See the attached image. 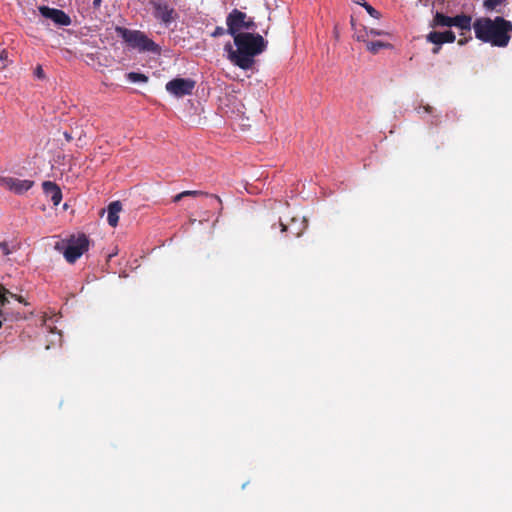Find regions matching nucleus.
<instances>
[{"label": "nucleus", "instance_id": "obj_19", "mask_svg": "<svg viewBox=\"0 0 512 512\" xmlns=\"http://www.w3.org/2000/svg\"><path fill=\"white\" fill-rule=\"evenodd\" d=\"M504 0H484L483 5L488 11H493L499 5H501Z\"/></svg>", "mask_w": 512, "mask_h": 512}, {"label": "nucleus", "instance_id": "obj_18", "mask_svg": "<svg viewBox=\"0 0 512 512\" xmlns=\"http://www.w3.org/2000/svg\"><path fill=\"white\" fill-rule=\"evenodd\" d=\"M185 196H192V197H198V196H211L213 197L219 204H221V199L216 195H209L206 192L203 191H197V190H186Z\"/></svg>", "mask_w": 512, "mask_h": 512}, {"label": "nucleus", "instance_id": "obj_8", "mask_svg": "<svg viewBox=\"0 0 512 512\" xmlns=\"http://www.w3.org/2000/svg\"><path fill=\"white\" fill-rule=\"evenodd\" d=\"M39 12L43 17L51 19L59 26H69L71 24V18L63 10L41 6Z\"/></svg>", "mask_w": 512, "mask_h": 512}, {"label": "nucleus", "instance_id": "obj_4", "mask_svg": "<svg viewBox=\"0 0 512 512\" xmlns=\"http://www.w3.org/2000/svg\"><path fill=\"white\" fill-rule=\"evenodd\" d=\"M227 34L233 38L246 32H253L257 28L252 17L238 9H233L226 17Z\"/></svg>", "mask_w": 512, "mask_h": 512}, {"label": "nucleus", "instance_id": "obj_30", "mask_svg": "<svg viewBox=\"0 0 512 512\" xmlns=\"http://www.w3.org/2000/svg\"><path fill=\"white\" fill-rule=\"evenodd\" d=\"M353 2H354V3H356V4H358V5H360V6H362V7H363V6L365 5V3H366V1H365V0H353Z\"/></svg>", "mask_w": 512, "mask_h": 512}, {"label": "nucleus", "instance_id": "obj_25", "mask_svg": "<svg viewBox=\"0 0 512 512\" xmlns=\"http://www.w3.org/2000/svg\"><path fill=\"white\" fill-rule=\"evenodd\" d=\"M34 75L39 78V79H44L45 78V73H44V70L42 68L41 65H38L36 68H35V71H34Z\"/></svg>", "mask_w": 512, "mask_h": 512}, {"label": "nucleus", "instance_id": "obj_34", "mask_svg": "<svg viewBox=\"0 0 512 512\" xmlns=\"http://www.w3.org/2000/svg\"><path fill=\"white\" fill-rule=\"evenodd\" d=\"M291 234L295 237H299L301 232L300 231H296V232H291Z\"/></svg>", "mask_w": 512, "mask_h": 512}, {"label": "nucleus", "instance_id": "obj_16", "mask_svg": "<svg viewBox=\"0 0 512 512\" xmlns=\"http://www.w3.org/2000/svg\"><path fill=\"white\" fill-rule=\"evenodd\" d=\"M453 17L444 15L443 13L437 12L433 19L434 26L452 27Z\"/></svg>", "mask_w": 512, "mask_h": 512}, {"label": "nucleus", "instance_id": "obj_9", "mask_svg": "<svg viewBox=\"0 0 512 512\" xmlns=\"http://www.w3.org/2000/svg\"><path fill=\"white\" fill-rule=\"evenodd\" d=\"M9 295L12 298H15L19 303L23 302L22 297L16 296L15 294L11 293L9 290L4 288L0 285V315L3 317L4 321H7L8 319H22V316L19 312H17L15 315L10 314L8 309L6 308V305L9 304V299L7 297Z\"/></svg>", "mask_w": 512, "mask_h": 512}, {"label": "nucleus", "instance_id": "obj_26", "mask_svg": "<svg viewBox=\"0 0 512 512\" xmlns=\"http://www.w3.org/2000/svg\"><path fill=\"white\" fill-rule=\"evenodd\" d=\"M368 34L373 35V36L387 35V33L385 31L374 29V28H371L370 30H368Z\"/></svg>", "mask_w": 512, "mask_h": 512}, {"label": "nucleus", "instance_id": "obj_7", "mask_svg": "<svg viewBox=\"0 0 512 512\" xmlns=\"http://www.w3.org/2000/svg\"><path fill=\"white\" fill-rule=\"evenodd\" d=\"M0 185L15 194L21 195L33 187L34 181L15 177H1Z\"/></svg>", "mask_w": 512, "mask_h": 512}, {"label": "nucleus", "instance_id": "obj_3", "mask_svg": "<svg viewBox=\"0 0 512 512\" xmlns=\"http://www.w3.org/2000/svg\"><path fill=\"white\" fill-rule=\"evenodd\" d=\"M115 32L131 49L137 50L140 53L156 55L161 53V47L140 30H131L117 26Z\"/></svg>", "mask_w": 512, "mask_h": 512}, {"label": "nucleus", "instance_id": "obj_1", "mask_svg": "<svg viewBox=\"0 0 512 512\" xmlns=\"http://www.w3.org/2000/svg\"><path fill=\"white\" fill-rule=\"evenodd\" d=\"M233 40L236 49H233L232 45L227 43L225 51L228 53L230 62L243 70H249L253 67L255 57L263 53L268 44L262 35L254 32L237 35Z\"/></svg>", "mask_w": 512, "mask_h": 512}, {"label": "nucleus", "instance_id": "obj_14", "mask_svg": "<svg viewBox=\"0 0 512 512\" xmlns=\"http://www.w3.org/2000/svg\"><path fill=\"white\" fill-rule=\"evenodd\" d=\"M452 26L461 30L470 31L473 28L472 17L466 14H460L453 17Z\"/></svg>", "mask_w": 512, "mask_h": 512}, {"label": "nucleus", "instance_id": "obj_33", "mask_svg": "<svg viewBox=\"0 0 512 512\" xmlns=\"http://www.w3.org/2000/svg\"><path fill=\"white\" fill-rule=\"evenodd\" d=\"M466 42H467V40H466V39H460V40L458 41V44H459V45H464Z\"/></svg>", "mask_w": 512, "mask_h": 512}, {"label": "nucleus", "instance_id": "obj_32", "mask_svg": "<svg viewBox=\"0 0 512 512\" xmlns=\"http://www.w3.org/2000/svg\"><path fill=\"white\" fill-rule=\"evenodd\" d=\"M439 50H440V47H439V46H438V47H434V48L432 49V52H433V54H437V53L439 52Z\"/></svg>", "mask_w": 512, "mask_h": 512}, {"label": "nucleus", "instance_id": "obj_28", "mask_svg": "<svg viewBox=\"0 0 512 512\" xmlns=\"http://www.w3.org/2000/svg\"><path fill=\"white\" fill-rule=\"evenodd\" d=\"M183 197H186L185 196V192H181L179 194H177L176 196L173 197V202H179Z\"/></svg>", "mask_w": 512, "mask_h": 512}, {"label": "nucleus", "instance_id": "obj_5", "mask_svg": "<svg viewBox=\"0 0 512 512\" xmlns=\"http://www.w3.org/2000/svg\"><path fill=\"white\" fill-rule=\"evenodd\" d=\"M89 238L84 234L71 235L66 241L64 258L70 264L75 263L89 248Z\"/></svg>", "mask_w": 512, "mask_h": 512}, {"label": "nucleus", "instance_id": "obj_10", "mask_svg": "<svg viewBox=\"0 0 512 512\" xmlns=\"http://www.w3.org/2000/svg\"><path fill=\"white\" fill-rule=\"evenodd\" d=\"M152 6L154 9V16L156 19L160 20L165 24H169L173 21L174 9L171 8L164 1H154L152 2Z\"/></svg>", "mask_w": 512, "mask_h": 512}, {"label": "nucleus", "instance_id": "obj_22", "mask_svg": "<svg viewBox=\"0 0 512 512\" xmlns=\"http://www.w3.org/2000/svg\"><path fill=\"white\" fill-rule=\"evenodd\" d=\"M9 64L8 52L6 50L0 51V69H5Z\"/></svg>", "mask_w": 512, "mask_h": 512}, {"label": "nucleus", "instance_id": "obj_15", "mask_svg": "<svg viewBox=\"0 0 512 512\" xmlns=\"http://www.w3.org/2000/svg\"><path fill=\"white\" fill-rule=\"evenodd\" d=\"M392 45L382 41H368L366 42V48L372 54H377L381 49L391 48Z\"/></svg>", "mask_w": 512, "mask_h": 512}, {"label": "nucleus", "instance_id": "obj_36", "mask_svg": "<svg viewBox=\"0 0 512 512\" xmlns=\"http://www.w3.org/2000/svg\"><path fill=\"white\" fill-rule=\"evenodd\" d=\"M55 248H56L57 250H61V249H62V248L60 247V243H57V244H56V246H55Z\"/></svg>", "mask_w": 512, "mask_h": 512}, {"label": "nucleus", "instance_id": "obj_31", "mask_svg": "<svg viewBox=\"0 0 512 512\" xmlns=\"http://www.w3.org/2000/svg\"><path fill=\"white\" fill-rule=\"evenodd\" d=\"M63 135H64L65 139H66L68 142L72 140V136H71V134H70V133H68V132H64V134H63Z\"/></svg>", "mask_w": 512, "mask_h": 512}, {"label": "nucleus", "instance_id": "obj_20", "mask_svg": "<svg viewBox=\"0 0 512 512\" xmlns=\"http://www.w3.org/2000/svg\"><path fill=\"white\" fill-rule=\"evenodd\" d=\"M17 249L16 245H13L12 247L9 246L8 242L2 241L0 242V250L3 253V255H9L13 253Z\"/></svg>", "mask_w": 512, "mask_h": 512}, {"label": "nucleus", "instance_id": "obj_12", "mask_svg": "<svg viewBox=\"0 0 512 512\" xmlns=\"http://www.w3.org/2000/svg\"><path fill=\"white\" fill-rule=\"evenodd\" d=\"M43 191L47 197L50 198L52 203L57 206L62 200V192L59 186L51 181H45L42 184Z\"/></svg>", "mask_w": 512, "mask_h": 512}, {"label": "nucleus", "instance_id": "obj_11", "mask_svg": "<svg viewBox=\"0 0 512 512\" xmlns=\"http://www.w3.org/2000/svg\"><path fill=\"white\" fill-rule=\"evenodd\" d=\"M456 36L453 31L448 30L444 32L432 31L427 35V40L435 45L444 43H453Z\"/></svg>", "mask_w": 512, "mask_h": 512}, {"label": "nucleus", "instance_id": "obj_21", "mask_svg": "<svg viewBox=\"0 0 512 512\" xmlns=\"http://www.w3.org/2000/svg\"><path fill=\"white\" fill-rule=\"evenodd\" d=\"M363 8L367 11V13L375 18V19H380L381 18V13L376 10L374 7H372L369 3H365V5L363 6Z\"/></svg>", "mask_w": 512, "mask_h": 512}, {"label": "nucleus", "instance_id": "obj_6", "mask_svg": "<svg viewBox=\"0 0 512 512\" xmlns=\"http://www.w3.org/2000/svg\"><path fill=\"white\" fill-rule=\"evenodd\" d=\"M195 81L190 78H174L166 83V90L171 95L181 98L191 95L195 88Z\"/></svg>", "mask_w": 512, "mask_h": 512}, {"label": "nucleus", "instance_id": "obj_17", "mask_svg": "<svg viewBox=\"0 0 512 512\" xmlns=\"http://www.w3.org/2000/svg\"><path fill=\"white\" fill-rule=\"evenodd\" d=\"M127 79L133 83H137V82L146 83L148 81V77L145 74L138 73V72H129L127 74Z\"/></svg>", "mask_w": 512, "mask_h": 512}, {"label": "nucleus", "instance_id": "obj_37", "mask_svg": "<svg viewBox=\"0 0 512 512\" xmlns=\"http://www.w3.org/2000/svg\"><path fill=\"white\" fill-rule=\"evenodd\" d=\"M3 322L0 320V329L2 328Z\"/></svg>", "mask_w": 512, "mask_h": 512}, {"label": "nucleus", "instance_id": "obj_23", "mask_svg": "<svg viewBox=\"0 0 512 512\" xmlns=\"http://www.w3.org/2000/svg\"><path fill=\"white\" fill-rule=\"evenodd\" d=\"M227 33V28H223L221 26H217L215 28V30L211 33V36L216 38V37H220V36H223L224 34Z\"/></svg>", "mask_w": 512, "mask_h": 512}, {"label": "nucleus", "instance_id": "obj_27", "mask_svg": "<svg viewBox=\"0 0 512 512\" xmlns=\"http://www.w3.org/2000/svg\"><path fill=\"white\" fill-rule=\"evenodd\" d=\"M276 226H277V224H274L273 228ZM278 227H280L281 232H286L289 230V227L287 225L283 224L281 221L278 222Z\"/></svg>", "mask_w": 512, "mask_h": 512}, {"label": "nucleus", "instance_id": "obj_13", "mask_svg": "<svg viewBox=\"0 0 512 512\" xmlns=\"http://www.w3.org/2000/svg\"><path fill=\"white\" fill-rule=\"evenodd\" d=\"M122 210V205L119 201L111 202L108 205L107 221L111 227H116L119 221V213Z\"/></svg>", "mask_w": 512, "mask_h": 512}, {"label": "nucleus", "instance_id": "obj_2", "mask_svg": "<svg viewBox=\"0 0 512 512\" xmlns=\"http://www.w3.org/2000/svg\"><path fill=\"white\" fill-rule=\"evenodd\" d=\"M475 37L494 47H507L511 40L512 22L501 16L479 17L473 22Z\"/></svg>", "mask_w": 512, "mask_h": 512}, {"label": "nucleus", "instance_id": "obj_24", "mask_svg": "<svg viewBox=\"0 0 512 512\" xmlns=\"http://www.w3.org/2000/svg\"><path fill=\"white\" fill-rule=\"evenodd\" d=\"M369 36L368 34V30H364L363 32L362 31H359L356 35V40L357 41H362V42H368L366 37Z\"/></svg>", "mask_w": 512, "mask_h": 512}, {"label": "nucleus", "instance_id": "obj_35", "mask_svg": "<svg viewBox=\"0 0 512 512\" xmlns=\"http://www.w3.org/2000/svg\"><path fill=\"white\" fill-rule=\"evenodd\" d=\"M431 110H432V107H430V106H426V107H425V111H426V112L430 113V112H431Z\"/></svg>", "mask_w": 512, "mask_h": 512}, {"label": "nucleus", "instance_id": "obj_29", "mask_svg": "<svg viewBox=\"0 0 512 512\" xmlns=\"http://www.w3.org/2000/svg\"><path fill=\"white\" fill-rule=\"evenodd\" d=\"M102 0H94L93 1V7L95 9H98L101 6Z\"/></svg>", "mask_w": 512, "mask_h": 512}]
</instances>
